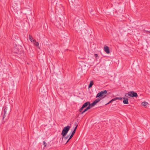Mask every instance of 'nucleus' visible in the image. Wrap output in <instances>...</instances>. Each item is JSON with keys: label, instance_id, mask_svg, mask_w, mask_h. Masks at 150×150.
I'll use <instances>...</instances> for the list:
<instances>
[{"label": "nucleus", "instance_id": "nucleus-1", "mask_svg": "<svg viewBox=\"0 0 150 150\" xmlns=\"http://www.w3.org/2000/svg\"><path fill=\"white\" fill-rule=\"evenodd\" d=\"M70 128V127L69 126H67L63 128L61 133L62 137H64L67 135Z\"/></svg>", "mask_w": 150, "mask_h": 150}, {"label": "nucleus", "instance_id": "nucleus-2", "mask_svg": "<svg viewBox=\"0 0 150 150\" xmlns=\"http://www.w3.org/2000/svg\"><path fill=\"white\" fill-rule=\"evenodd\" d=\"M107 93V91L106 90L101 91L97 94L96 98L100 97V98H102V99L106 96Z\"/></svg>", "mask_w": 150, "mask_h": 150}, {"label": "nucleus", "instance_id": "nucleus-3", "mask_svg": "<svg viewBox=\"0 0 150 150\" xmlns=\"http://www.w3.org/2000/svg\"><path fill=\"white\" fill-rule=\"evenodd\" d=\"M129 96L131 97H137L138 95L137 93L134 92V91H130L129 92Z\"/></svg>", "mask_w": 150, "mask_h": 150}, {"label": "nucleus", "instance_id": "nucleus-4", "mask_svg": "<svg viewBox=\"0 0 150 150\" xmlns=\"http://www.w3.org/2000/svg\"><path fill=\"white\" fill-rule=\"evenodd\" d=\"M122 98L121 97H116L112 99V100L110 101L108 103L106 104V105L109 104L110 103L112 102V101L116 100H122Z\"/></svg>", "mask_w": 150, "mask_h": 150}, {"label": "nucleus", "instance_id": "nucleus-5", "mask_svg": "<svg viewBox=\"0 0 150 150\" xmlns=\"http://www.w3.org/2000/svg\"><path fill=\"white\" fill-rule=\"evenodd\" d=\"M4 114L3 117V120H4V119L5 117L6 116V112L7 110V107H5L4 108Z\"/></svg>", "mask_w": 150, "mask_h": 150}, {"label": "nucleus", "instance_id": "nucleus-6", "mask_svg": "<svg viewBox=\"0 0 150 150\" xmlns=\"http://www.w3.org/2000/svg\"><path fill=\"white\" fill-rule=\"evenodd\" d=\"M104 50L105 51V52L107 54H109L110 53V51L109 49V48L107 46L104 47Z\"/></svg>", "mask_w": 150, "mask_h": 150}, {"label": "nucleus", "instance_id": "nucleus-7", "mask_svg": "<svg viewBox=\"0 0 150 150\" xmlns=\"http://www.w3.org/2000/svg\"><path fill=\"white\" fill-rule=\"evenodd\" d=\"M124 100L123 101V103L125 104H128V98L125 99V98H124Z\"/></svg>", "mask_w": 150, "mask_h": 150}, {"label": "nucleus", "instance_id": "nucleus-8", "mask_svg": "<svg viewBox=\"0 0 150 150\" xmlns=\"http://www.w3.org/2000/svg\"><path fill=\"white\" fill-rule=\"evenodd\" d=\"M99 98L95 100L94 101L95 103L96 104L97 103H98L100 100L102 99V98H100V97H98Z\"/></svg>", "mask_w": 150, "mask_h": 150}, {"label": "nucleus", "instance_id": "nucleus-9", "mask_svg": "<svg viewBox=\"0 0 150 150\" xmlns=\"http://www.w3.org/2000/svg\"><path fill=\"white\" fill-rule=\"evenodd\" d=\"M34 44L37 47H38L39 45V43L38 42H37L35 40H33V42Z\"/></svg>", "mask_w": 150, "mask_h": 150}, {"label": "nucleus", "instance_id": "nucleus-10", "mask_svg": "<svg viewBox=\"0 0 150 150\" xmlns=\"http://www.w3.org/2000/svg\"><path fill=\"white\" fill-rule=\"evenodd\" d=\"M93 84V81H91L89 85L88 86V88H90L92 87Z\"/></svg>", "mask_w": 150, "mask_h": 150}, {"label": "nucleus", "instance_id": "nucleus-11", "mask_svg": "<svg viewBox=\"0 0 150 150\" xmlns=\"http://www.w3.org/2000/svg\"><path fill=\"white\" fill-rule=\"evenodd\" d=\"M148 103L147 102H144L142 103V105L143 106H146V105H148Z\"/></svg>", "mask_w": 150, "mask_h": 150}, {"label": "nucleus", "instance_id": "nucleus-12", "mask_svg": "<svg viewBox=\"0 0 150 150\" xmlns=\"http://www.w3.org/2000/svg\"><path fill=\"white\" fill-rule=\"evenodd\" d=\"M90 104V102H87L84 103L83 105H84L85 107H86Z\"/></svg>", "mask_w": 150, "mask_h": 150}, {"label": "nucleus", "instance_id": "nucleus-13", "mask_svg": "<svg viewBox=\"0 0 150 150\" xmlns=\"http://www.w3.org/2000/svg\"><path fill=\"white\" fill-rule=\"evenodd\" d=\"M96 104L95 103V102H94V101L92 103H91V104L90 103V104L89 105H91V107L92 108Z\"/></svg>", "mask_w": 150, "mask_h": 150}, {"label": "nucleus", "instance_id": "nucleus-14", "mask_svg": "<svg viewBox=\"0 0 150 150\" xmlns=\"http://www.w3.org/2000/svg\"><path fill=\"white\" fill-rule=\"evenodd\" d=\"M69 136V135H68L66 137H62V140H63L64 139V140H67L68 139Z\"/></svg>", "mask_w": 150, "mask_h": 150}, {"label": "nucleus", "instance_id": "nucleus-15", "mask_svg": "<svg viewBox=\"0 0 150 150\" xmlns=\"http://www.w3.org/2000/svg\"><path fill=\"white\" fill-rule=\"evenodd\" d=\"M29 40H30V41H31V42H33V37H32L30 35H29Z\"/></svg>", "mask_w": 150, "mask_h": 150}, {"label": "nucleus", "instance_id": "nucleus-16", "mask_svg": "<svg viewBox=\"0 0 150 150\" xmlns=\"http://www.w3.org/2000/svg\"><path fill=\"white\" fill-rule=\"evenodd\" d=\"M73 136V135L71 134V135L70 136L69 138V139L67 140L66 143H65V144H66L72 138Z\"/></svg>", "mask_w": 150, "mask_h": 150}, {"label": "nucleus", "instance_id": "nucleus-17", "mask_svg": "<svg viewBox=\"0 0 150 150\" xmlns=\"http://www.w3.org/2000/svg\"><path fill=\"white\" fill-rule=\"evenodd\" d=\"M87 108L85 109L82 112H81V114H83L84 112H86V111H87Z\"/></svg>", "mask_w": 150, "mask_h": 150}, {"label": "nucleus", "instance_id": "nucleus-18", "mask_svg": "<svg viewBox=\"0 0 150 150\" xmlns=\"http://www.w3.org/2000/svg\"><path fill=\"white\" fill-rule=\"evenodd\" d=\"M88 105V107L86 108L87 109V110L91 108H92L90 105Z\"/></svg>", "mask_w": 150, "mask_h": 150}, {"label": "nucleus", "instance_id": "nucleus-19", "mask_svg": "<svg viewBox=\"0 0 150 150\" xmlns=\"http://www.w3.org/2000/svg\"><path fill=\"white\" fill-rule=\"evenodd\" d=\"M43 144L44 146V147H46L47 146V144L46 143V142L45 141L43 142Z\"/></svg>", "mask_w": 150, "mask_h": 150}, {"label": "nucleus", "instance_id": "nucleus-20", "mask_svg": "<svg viewBox=\"0 0 150 150\" xmlns=\"http://www.w3.org/2000/svg\"><path fill=\"white\" fill-rule=\"evenodd\" d=\"M75 132L76 131H75V130H73V132H72V134H71V135H74Z\"/></svg>", "mask_w": 150, "mask_h": 150}, {"label": "nucleus", "instance_id": "nucleus-21", "mask_svg": "<svg viewBox=\"0 0 150 150\" xmlns=\"http://www.w3.org/2000/svg\"><path fill=\"white\" fill-rule=\"evenodd\" d=\"M84 108H82V107H81L80 109L79 110V111L80 112H81L82 111V110Z\"/></svg>", "mask_w": 150, "mask_h": 150}, {"label": "nucleus", "instance_id": "nucleus-22", "mask_svg": "<svg viewBox=\"0 0 150 150\" xmlns=\"http://www.w3.org/2000/svg\"><path fill=\"white\" fill-rule=\"evenodd\" d=\"M125 96L126 97H128V96H129V93H126L125 94Z\"/></svg>", "mask_w": 150, "mask_h": 150}, {"label": "nucleus", "instance_id": "nucleus-23", "mask_svg": "<svg viewBox=\"0 0 150 150\" xmlns=\"http://www.w3.org/2000/svg\"><path fill=\"white\" fill-rule=\"evenodd\" d=\"M95 56L96 58V60L97 57H98V55L97 54H95Z\"/></svg>", "mask_w": 150, "mask_h": 150}, {"label": "nucleus", "instance_id": "nucleus-24", "mask_svg": "<svg viewBox=\"0 0 150 150\" xmlns=\"http://www.w3.org/2000/svg\"><path fill=\"white\" fill-rule=\"evenodd\" d=\"M77 126L76 127H75V128H74V130H75V131H76V128H77Z\"/></svg>", "mask_w": 150, "mask_h": 150}, {"label": "nucleus", "instance_id": "nucleus-25", "mask_svg": "<svg viewBox=\"0 0 150 150\" xmlns=\"http://www.w3.org/2000/svg\"><path fill=\"white\" fill-rule=\"evenodd\" d=\"M14 52H15V53H18L19 52H18V51H14Z\"/></svg>", "mask_w": 150, "mask_h": 150}, {"label": "nucleus", "instance_id": "nucleus-26", "mask_svg": "<svg viewBox=\"0 0 150 150\" xmlns=\"http://www.w3.org/2000/svg\"><path fill=\"white\" fill-rule=\"evenodd\" d=\"M82 108H86V107H85V106H84V105H82Z\"/></svg>", "mask_w": 150, "mask_h": 150}, {"label": "nucleus", "instance_id": "nucleus-27", "mask_svg": "<svg viewBox=\"0 0 150 150\" xmlns=\"http://www.w3.org/2000/svg\"><path fill=\"white\" fill-rule=\"evenodd\" d=\"M146 31L150 33V31Z\"/></svg>", "mask_w": 150, "mask_h": 150}]
</instances>
